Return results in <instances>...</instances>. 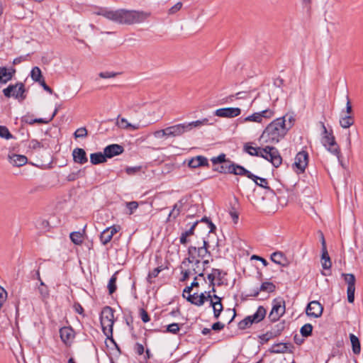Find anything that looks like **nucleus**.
<instances>
[{
	"mask_svg": "<svg viewBox=\"0 0 363 363\" xmlns=\"http://www.w3.org/2000/svg\"><path fill=\"white\" fill-rule=\"evenodd\" d=\"M208 247V242L203 240V246L189 248V256L181 266L183 280L192 276L203 277L205 267L209 263L208 259H206L210 256Z\"/></svg>",
	"mask_w": 363,
	"mask_h": 363,
	"instance_id": "f257e3e1",
	"label": "nucleus"
},
{
	"mask_svg": "<svg viewBox=\"0 0 363 363\" xmlns=\"http://www.w3.org/2000/svg\"><path fill=\"white\" fill-rule=\"evenodd\" d=\"M95 13L121 24L139 23L145 21L150 16V13L143 11L125 9L113 11L108 9H100Z\"/></svg>",
	"mask_w": 363,
	"mask_h": 363,
	"instance_id": "f03ea898",
	"label": "nucleus"
},
{
	"mask_svg": "<svg viewBox=\"0 0 363 363\" xmlns=\"http://www.w3.org/2000/svg\"><path fill=\"white\" fill-rule=\"evenodd\" d=\"M286 133V128L284 126V120L277 118L265 128L260 136L259 140L262 143H277L284 138Z\"/></svg>",
	"mask_w": 363,
	"mask_h": 363,
	"instance_id": "7ed1b4c3",
	"label": "nucleus"
},
{
	"mask_svg": "<svg viewBox=\"0 0 363 363\" xmlns=\"http://www.w3.org/2000/svg\"><path fill=\"white\" fill-rule=\"evenodd\" d=\"M208 119L199 120L190 123H179L167 128L169 138L182 135L184 133L191 130L194 128L208 124Z\"/></svg>",
	"mask_w": 363,
	"mask_h": 363,
	"instance_id": "20e7f679",
	"label": "nucleus"
},
{
	"mask_svg": "<svg viewBox=\"0 0 363 363\" xmlns=\"http://www.w3.org/2000/svg\"><path fill=\"white\" fill-rule=\"evenodd\" d=\"M101 325L104 335L108 339L113 341V325L114 323L113 311L111 308L106 306L104 308L101 313Z\"/></svg>",
	"mask_w": 363,
	"mask_h": 363,
	"instance_id": "39448f33",
	"label": "nucleus"
},
{
	"mask_svg": "<svg viewBox=\"0 0 363 363\" xmlns=\"http://www.w3.org/2000/svg\"><path fill=\"white\" fill-rule=\"evenodd\" d=\"M260 157L269 161L275 167H279L282 163V157L279 150L272 146H266L259 150Z\"/></svg>",
	"mask_w": 363,
	"mask_h": 363,
	"instance_id": "423d86ee",
	"label": "nucleus"
},
{
	"mask_svg": "<svg viewBox=\"0 0 363 363\" xmlns=\"http://www.w3.org/2000/svg\"><path fill=\"white\" fill-rule=\"evenodd\" d=\"M323 130V137L322 138L323 145L333 154L335 155L340 160V148L335 140V138L331 133H328L326 127L322 123Z\"/></svg>",
	"mask_w": 363,
	"mask_h": 363,
	"instance_id": "0eeeda50",
	"label": "nucleus"
},
{
	"mask_svg": "<svg viewBox=\"0 0 363 363\" xmlns=\"http://www.w3.org/2000/svg\"><path fill=\"white\" fill-rule=\"evenodd\" d=\"M3 93L6 97L13 96L20 101H22L26 99V95L24 94L25 88L22 83H18L15 85H9L7 88L3 90Z\"/></svg>",
	"mask_w": 363,
	"mask_h": 363,
	"instance_id": "6e6552de",
	"label": "nucleus"
},
{
	"mask_svg": "<svg viewBox=\"0 0 363 363\" xmlns=\"http://www.w3.org/2000/svg\"><path fill=\"white\" fill-rule=\"evenodd\" d=\"M205 293H201L200 294H198L197 293H194L191 294H185V296H183L189 302H190L191 304H194L197 306H201L203 305L205 301H208V298H211V291H208L207 294Z\"/></svg>",
	"mask_w": 363,
	"mask_h": 363,
	"instance_id": "1a4fd4ad",
	"label": "nucleus"
},
{
	"mask_svg": "<svg viewBox=\"0 0 363 363\" xmlns=\"http://www.w3.org/2000/svg\"><path fill=\"white\" fill-rule=\"evenodd\" d=\"M274 114L273 110L267 108L260 112H256L253 114L245 118L244 122H255L261 123L264 118H270Z\"/></svg>",
	"mask_w": 363,
	"mask_h": 363,
	"instance_id": "9d476101",
	"label": "nucleus"
},
{
	"mask_svg": "<svg viewBox=\"0 0 363 363\" xmlns=\"http://www.w3.org/2000/svg\"><path fill=\"white\" fill-rule=\"evenodd\" d=\"M345 281L347 284V296L349 303H352L354 301L355 281L356 279L353 274H343Z\"/></svg>",
	"mask_w": 363,
	"mask_h": 363,
	"instance_id": "9b49d317",
	"label": "nucleus"
},
{
	"mask_svg": "<svg viewBox=\"0 0 363 363\" xmlns=\"http://www.w3.org/2000/svg\"><path fill=\"white\" fill-rule=\"evenodd\" d=\"M323 307L317 301H311L306 309V315L309 317L318 318L323 314Z\"/></svg>",
	"mask_w": 363,
	"mask_h": 363,
	"instance_id": "f8f14e48",
	"label": "nucleus"
},
{
	"mask_svg": "<svg viewBox=\"0 0 363 363\" xmlns=\"http://www.w3.org/2000/svg\"><path fill=\"white\" fill-rule=\"evenodd\" d=\"M285 313L284 301H274L269 318L272 321H277Z\"/></svg>",
	"mask_w": 363,
	"mask_h": 363,
	"instance_id": "ddd939ff",
	"label": "nucleus"
},
{
	"mask_svg": "<svg viewBox=\"0 0 363 363\" xmlns=\"http://www.w3.org/2000/svg\"><path fill=\"white\" fill-rule=\"evenodd\" d=\"M121 230V227L119 225H112L106 228L100 235V240L103 245H106L108 243L113 236L118 233Z\"/></svg>",
	"mask_w": 363,
	"mask_h": 363,
	"instance_id": "4468645a",
	"label": "nucleus"
},
{
	"mask_svg": "<svg viewBox=\"0 0 363 363\" xmlns=\"http://www.w3.org/2000/svg\"><path fill=\"white\" fill-rule=\"evenodd\" d=\"M308 155L305 151L299 152L295 157L294 166L301 172H303L308 165Z\"/></svg>",
	"mask_w": 363,
	"mask_h": 363,
	"instance_id": "2eb2a0df",
	"label": "nucleus"
},
{
	"mask_svg": "<svg viewBox=\"0 0 363 363\" xmlns=\"http://www.w3.org/2000/svg\"><path fill=\"white\" fill-rule=\"evenodd\" d=\"M241 113V110L239 108H222L217 109L215 115L221 118H233L239 116Z\"/></svg>",
	"mask_w": 363,
	"mask_h": 363,
	"instance_id": "dca6fc26",
	"label": "nucleus"
},
{
	"mask_svg": "<svg viewBox=\"0 0 363 363\" xmlns=\"http://www.w3.org/2000/svg\"><path fill=\"white\" fill-rule=\"evenodd\" d=\"M210 305L213 309V315L216 318H218L223 309V304L221 303V298L216 296V294H211V298H208Z\"/></svg>",
	"mask_w": 363,
	"mask_h": 363,
	"instance_id": "f3484780",
	"label": "nucleus"
},
{
	"mask_svg": "<svg viewBox=\"0 0 363 363\" xmlns=\"http://www.w3.org/2000/svg\"><path fill=\"white\" fill-rule=\"evenodd\" d=\"M62 341L67 345H70L74 338V331L70 327H63L60 330Z\"/></svg>",
	"mask_w": 363,
	"mask_h": 363,
	"instance_id": "a211bd4d",
	"label": "nucleus"
},
{
	"mask_svg": "<svg viewBox=\"0 0 363 363\" xmlns=\"http://www.w3.org/2000/svg\"><path fill=\"white\" fill-rule=\"evenodd\" d=\"M123 147L118 144L108 145L104 150V152L106 158H111L118 155L123 152Z\"/></svg>",
	"mask_w": 363,
	"mask_h": 363,
	"instance_id": "6ab92c4d",
	"label": "nucleus"
},
{
	"mask_svg": "<svg viewBox=\"0 0 363 363\" xmlns=\"http://www.w3.org/2000/svg\"><path fill=\"white\" fill-rule=\"evenodd\" d=\"M116 125L121 129L127 130H136L140 128L138 124H132L128 121L125 118H121L118 116L116 119Z\"/></svg>",
	"mask_w": 363,
	"mask_h": 363,
	"instance_id": "aec40b11",
	"label": "nucleus"
},
{
	"mask_svg": "<svg viewBox=\"0 0 363 363\" xmlns=\"http://www.w3.org/2000/svg\"><path fill=\"white\" fill-rule=\"evenodd\" d=\"M72 156L74 162L80 164H84L88 161L86 152L82 148H75L72 152Z\"/></svg>",
	"mask_w": 363,
	"mask_h": 363,
	"instance_id": "412c9836",
	"label": "nucleus"
},
{
	"mask_svg": "<svg viewBox=\"0 0 363 363\" xmlns=\"http://www.w3.org/2000/svg\"><path fill=\"white\" fill-rule=\"evenodd\" d=\"M271 259L274 263L281 265L282 267H288L290 264V262L281 252H275L272 254Z\"/></svg>",
	"mask_w": 363,
	"mask_h": 363,
	"instance_id": "4be33fe9",
	"label": "nucleus"
},
{
	"mask_svg": "<svg viewBox=\"0 0 363 363\" xmlns=\"http://www.w3.org/2000/svg\"><path fill=\"white\" fill-rule=\"evenodd\" d=\"M235 175H244L251 179H256L257 177L245 169L243 167L233 164L231 167V173Z\"/></svg>",
	"mask_w": 363,
	"mask_h": 363,
	"instance_id": "5701e85b",
	"label": "nucleus"
},
{
	"mask_svg": "<svg viewBox=\"0 0 363 363\" xmlns=\"http://www.w3.org/2000/svg\"><path fill=\"white\" fill-rule=\"evenodd\" d=\"M9 160L12 165L16 167H21L28 162V159L26 156L16 154L9 155Z\"/></svg>",
	"mask_w": 363,
	"mask_h": 363,
	"instance_id": "b1692460",
	"label": "nucleus"
},
{
	"mask_svg": "<svg viewBox=\"0 0 363 363\" xmlns=\"http://www.w3.org/2000/svg\"><path fill=\"white\" fill-rule=\"evenodd\" d=\"M322 245H323V251L322 258H321V264H322V267L323 269H330L331 267L332 263H331L330 257L328 254V252L326 250L325 241L323 236H322Z\"/></svg>",
	"mask_w": 363,
	"mask_h": 363,
	"instance_id": "393cba45",
	"label": "nucleus"
},
{
	"mask_svg": "<svg viewBox=\"0 0 363 363\" xmlns=\"http://www.w3.org/2000/svg\"><path fill=\"white\" fill-rule=\"evenodd\" d=\"M290 349V345L287 343H277L270 348L269 351L272 353H286Z\"/></svg>",
	"mask_w": 363,
	"mask_h": 363,
	"instance_id": "a878e982",
	"label": "nucleus"
},
{
	"mask_svg": "<svg viewBox=\"0 0 363 363\" xmlns=\"http://www.w3.org/2000/svg\"><path fill=\"white\" fill-rule=\"evenodd\" d=\"M208 164V162L206 157L203 156H197L192 158L189 162V166L191 168H196L201 166H205Z\"/></svg>",
	"mask_w": 363,
	"mask_h": 363,
	"instance_id": "bb28decb",
	"label": "nucleus"
},
{
	"mask_svg": "<svg viewBox=\"0 0 363 363\" xmlns=\"http://www.w3.org/2000/svg\"><path fill=\"white\" fill-rule=\"evenodd\" d=\"M266 315V310L264 307L259 306L257 311L252 315H248V317H250L251 321H252V323H259Z\"/></svg>",
	"mask_w": 363,
	"mask_h": 363,
	"instance_id": "cd10ccee",
	"label": "nucleus"
},
{
	"mask_svg": "<svg viewBox=\"0 0 363 363\" xmlns=\"http://www.w3.org/2000/svg\"><path fill=\"white\" fill-rule=\"evenodd\" d=\"M350 339L352 344L353 353L355 354H359L361 351V345L359 338L354 334H350Z\"/></svg>",
	"mask_w": 363,
	"mask_h": 363,
	"instance_id": "c85d7f7f",
	"label": "nucleus"
},
{
	"mask_svg": "<svg viewBox=\"0 0 363 363\" xmlns=\"http://www.w3.org/2000/svg\"><path fill=\"white\" fill-rule=\"evenodd\" d=\"M11 79V72L5 67H0V83L6 84Z\"/></svg>",
	"mask_w": 363,
	"mask_h": 363,
	"instance_id": "c756f323",
	"label": "nucleus"
},
{
	"mask_svg": "<svg viewBox=\"0 0 363 363\" xmlns=\"http://www.w3.org/2000/svg\"><path fill=\"white\" fill-rule=\"evenodd\" d=\"M90 161L93 164H98L105 162L106 161V157L104 153H92L90 155Z\"/></svg>",
	"mask_w": 363,
	"mask_h": 363,
	"instance_id": "7c9ffc66",
	"label": "nucleus"
},
{
	"mask_svg": "<svg viewBox=\"0 0 363 363\" xmlns=\"http://www.w3.org/2000/svg\"><path fill=\"white\" fill-rule=\"evenodd\" d=\"M197 224V222H195L191 228L186 230L185 232H183L180 237V242L183 245H185L188 242V238L194 234V228Z\"/></svg>",
	"mask_w": 363,
	"mask_h": 363,
	"instance_id": "2f4dec72",
	"label": "nucleus"
},
{
	"mask_svg": "<svg viewBox=\"0 0 363 363\" xmlns=\"http://www.w3.org/2000/svg\"><path fill=\"white\" fill-rule=\"evenodd\" d=\"M220 272L218 269H213L211 274L208 275V279L210 282V285L212 286V291L215 292V282L214 281L218 279L219 281L221 280L220 279Z\"/></svg>",
	"mask_w": 363,
	"mask_h": 363,
	"instance_id": "473e14b6",
	"label": "nucleus"
},
{
	"mask_svg": "<svg viewBox=\"0 0 363 363\" xmlns=\"http://www.w3.org/2000/svg\"><path fill=\"white\" fill-rule=\"evenodd\" d=\"M30 77L32 79L37 82H40L43 80L42 72L38 67H34L30 72Z\"/></svg>",
	"mask_w": 363,
	"mask_h": 363,
	"instance_id": "72a5a7b5",
	"label": "nucleus"
},
{
	"mask_svg": "<svg viewBox=\"0 0 363 363\" xmlns=\"http://www.w3.org/2000/svg\"><path fill=\"white\" fill-rule=\"evenodd\" d=\"M354 123V119L352 116L350 115H346L345 116H342L340 119V125L343 128H347L352 125Z\"/></svg>",
	"mask_w": 363,
	"mask_h": 363,
	"instance_id": "f704fd0d",
	"label": "nucleus"
},
{
	"mask_svg": "<svg viewBox=\"0 0 363 363\" xmlns=\"http://www.w3.org/2000/svg\"><path fill=\"white\" fill-rule=\"evenodd\" d=\"M262 149V147H252L250 143H246L244 145L245 151L252 156L260 157L259 150Z\"/></svg>",
	"mask_w": 363,
	"mask_h": 363,
	"instance_id": "c9c22d12",
	"label": "nucleus"
},
{
	"mask_svg": "<svg viewBox=\"0 0 363 363\" xmlns=\"http://www.w3.org/2000/svg\"><path fill=\"white\" fill-rule=\"evenodd\" d=\"M69 237L75 245H81L83 242L84 236L81 232H73L70 234Z\"/></svg>",
	"mask_w": 363,
	"mask_h": 363,
	"instance_id": "e433bc0d",
	"label": "nucleus"
},
{
	"mask_svg": "<svg viewBox=\"0 0 363 363\" xmlns=\"http://www.w3.org/2000/svg\"><path fill=\"white\" fill-rule=\"evenodd\" d=\"M117 274L118 272H116L110 279L108 284V289L110 294H113L116 290V280H117Z\"/></svg>",
	"mask_w": 363,
	"mask_h": 363,
	"instance_id": "4c0bfd02",
	"label": "nucleus"
},
{
	"mask_svg": "<svg viewBox=\"0 0 363 363\" xmlns=\"http://www.w3.org/2000/svg\"><path fill=\"white\" fill-rule=\"evenodd\" d=\"M276 289L275 285L272 282L266 281L263 282L260 286L261 291H265L267 293L273 292Z\"/></svg>",
	"mask_w": 363,
	"mask_h": 363,
	"instance_id": "58836bf2",
	"label": "nucleus"
},
{
	"mask_svg": "<svg viewBox=\"0 0 363 363\" xmlns=\"http://www.w3.org/2000/svg\"><path fill=\"white\" fill-rule=\"evenodd\" d=\"M313 330V326L310 323H306L303 325L300 330L301 334L303 337H308L311 335Z\"/></svg>",
	"mask_w": 363,
	"mask_h": 363,
	"instance_id": "ea45409f",
	"label": "nucleus"
},
{
	"mask_svg": "<svg viewBox=\"0 0 363 363\" xmlns=\"http://www.w3.org/2000/svg\"><path fill=\"white\" fill-rule=\"evenodd\" d=\"M200 278L199 277H194V281L191 283V286H186L184 291H183V296H185V294H189L192 291V289L193 287H196V286H199V280H200Z\"/></svg>",
	"mask_w": 363,
	"mask_h": 363,
	"instance_id": "a19ab883",
	"label": "nucleus"
},
{
	"mask_svg": "<svg viewBox=\"0 0 363 363\" xmlns=\"http://www.w3.org/2000/svg\"><path fill=\"white\" fill-rule=\"evenodd\" d=\"M280 118L284 120V126L286 128V131L288 132V130L294 125L295 121L294 118L292 116L286 115Z\"/></svg>",
	"mask_w": 363,
	"mask_h": 363,
	"instance_id": "79ce46f5",
	"label": "nucleus"
},
{
	"mask_svg": "<svg viewBox=\"0 0 363 363\" xmlns=\"http://www.w3.org/2000/svg\"><path fill=\"white\" fill-rule=\"evenodd\" d=\"M153 135L157 139L168 138V131L167 128L156 130L153 133Z\"/></svg>",
	"mask_w": 363,
	"mask_h": 363,
	"instance_id": "37998d69",
	"label": "nucleus"
},
{
	"mask_svg": "<svg viewBox=\"0 0 363 363\" xmlns=\"http://www.w3.org/2000/svg\"><path fill=\"white\" fill-rule=\"evenodd\" d=\"M252 324V321H251L250 317L247 316L245 319L239 323L238 327L240 329L244 330L250 327Z\"/></svg>",
	"mask_w": 363,
	"mask_h": 363,
	"instance_id": "c03bdc74",
	"label": "nucleus"
},
{
	"mask_svg": "<svg viewBox=\"0 0 363 363\" xmlns=\"http://www.w3.org/2000/svg\"><path fill=\"white\" fill-rule=\"evenodd\" d=\"M222 165L220 166V169L219 170L221 173H231V167L233 164L230 163V162H225L224 163H221Z\"/></svg>",
	"mask_w": 363,
	"mask_h": 363,
	"instance_id": "a18cd8bd",
	"label": "nucleus"
},
{
	"mask_svg": "<svg viewBox=\"0 0 363 363\" xmlns=\"http://www.w3.org/2000/svg\"><path fill=\"white\" fill-rule=\"evenodd\" d=\"M0 137L6 139H10L12 138V135L6 127L0 125Z\"/></svg>",
	"mask_w": 363,
	"mask_h": 363,
	"instance_id": "49530a36",
	"label": "nucleus"
},
{
	"mask_svg": "<svg viewBox=\"0 0 363 363\" xmlns=\"http://www.w3.org/2000/svg\"><path fill=\"white\" fill-rule=\"evenodd\" d=\"M182 2H177L176 4H174L173 6H172L169 11H168V14L169 15H173V14H175L176 13H177L179 11L181 10V9L182 8Z\"/></svg>",
	"mask_w": 363,
	"mask_h": 363,
	"instance_id": "de8ad7c7",
	"label": "nucleus"
},
{
	"mask_svg": "<svg viewBox=\"0 0 363 363\" xmlns=\"http://www.w3.org/2000/svg\"><path fill=\"white\" fill-rule=\"evenodd\" d=\"M87 135V130L85 128H79L74 133L76 138H85Z\"/></svg>",
	"mask_w": 363,
	"mask_h": 363,
	"instance_id": "09e8293b",
	"label": "nucleus"
},
{
	"mask_svg": "<svg viewBox=\"0 0 363 363\" xmlns=\"http://www.w3.org/2000/svg\"><path fill=\"white\" fill-rule=\"evenodd\" d=\"M162 269L160 267H157L154 269L151 272L149 273L147 277V280L149 282H152V278H155L157 277L158 274L161 272Z\"/></svg>",
	"mask_w": 363,
	"mask_h": 363,
	"instance_id": "8fccbe9b",
	"label": "nucleus"
},
{
	"mask_svg": "<svg viewBox=\"0 0 363 363\" xmlns=\"http://www.w3.org/2000/svg\"><path fill=\"white\" fill-rule=\"evenodd\" d=\"M258 186H262L263 188H265V189H269V187L267 186V181L266 179H264V178H260V177H257V179H252Z\"/></svg>",
	"mask_w": 363,
	"mask_h": 363,
	"instance_id": "3c124183",
	"label": "nucleus"
},
{
	"mask_svg": "<svg viewBox=\"0 0 363 363\" xmlns=\"http://www.w3.org/2000/svg\"><path fill=\"white\" fill-rule=\"evenodd\" d=\"M179 330V326L177 323H172L167 326V331L173 334H177Z\"/></svg>",
	"mask_w": 363,
	"mask_h": 363,
	"instance_id": "603ef678",
	"label": "nucleus"
},
{
	"mask_svg": "<svg viewBox=\"0 0 363 363\" xmlns=\"http://www.w3.org/2000/svg\"><path fill=\"white\" fill-rule=\"evenodd\" d=\"M117 74L113 72H102L99 74V77L101 79L113 78Z\"/></svg>",
	"mask_w": 363,
	"mask_h": 363,
	"instance_id": "864d4df0",
	"label": "nucleus"
},
{
	"mask_svg": "<svg viewBox=\"0 0 363 363\" xmlns=\"http://www.w3.org/2000/svg\"><path fill=\"white\" fill-rule=\"evenodd\" d=\"M38 291L43 300L49 296V290L47 286L38 287Z\"/></svg>",
	"mask_w": 363,
	"mask_h": 363,
	"instance_id": "5fc2aeb1",
	"label": "nucleus"
},
{
	"mask_svg": "<svg viewBox=\"0 0 363 363\" xmlns=\"http://www.w3.org/2000/svg\"><path fill=\"white\" fill-rule=\"evenodd\" d=\"M233 97H235L236 99H246L249 98V94L245 91L238 92L235 95L230 96V99Z\"/></svg>",
	"mask_w": 363,
	"mask_h": 363,
	"instance_id": "6e6d98bb",
	"label": "nucleus"
},
{
	"mask_svg": "<svg viewBox=\"0 0 363 363\" xmlns=\"http://www.w3.org/2000/svg\"><path fill=\"white\" fill-rule=\"evenodd\" d=\"M179 213H180V208L178 206V204H175L174 206L173 209L169 214V218H170L172 217L173 218H176L179 215Z\"/></svg>",
	"mask_w": 363,
	"mask_h": 363,
	"instance_id": "4d7b16f0",
	"label": "nucleus"
},
{
	"mask_svg": "<svg viewBox=\"0 0 363 363\" xmlns=\"http://www.w3.org/2000/svg\"><path fill=\"white\" fill-rule=\"evenodd\" d=\"M57 113V109L56 108L49 119L46 120L44 118H38V119H35L34 122L38 123H48L50 121H51L53 119V118L55 116Z\"/></svg>",
	"mask_w": 363,
	"mask_h": 363,
	"instance_id": "13d9d810",
	"label": "nucleus"
},
{
	"mask_svg": "<svg viewBox=\"0 0 363 363\" xmlns=\"http://www.w3.org/2000/svg\"><path fill=\"white\" fill-rule=\"evenodd\" d=\"M127 208L129 209V214H132L138 207V203L136 201H130L126 203Z\"/></svg>",
	"mask_w": 363,
	"mask_h": 363,
	"instance_id": "bf43d9fd",
	"label": "nucleus"
},
{
	"mask_svg": "<svg viewBox=\"0 0 363 363\" xmlns=\"http://www.w3.org/2000/svg\"><path fill=\"white\" fill-rule=\"evenodd\" d=\"M213 164H221V163H224L226 162L225 160V155L224 154H221L220 155H218V157H213L212 160H211Z\"/></svg>",
	"mask_w": 363,
	"mask_h": 363,
	"instance_id": "052dcab7",
	"label": "nucleus"
},
{
	"mask_svg": "<svg viewBox=\"0 0 363 363\" xmlns=\"http://www.w3.org/2000/svg\"><path fill=\"white\" fill-rule=\"evenodd\" d=\"M140 169V167H127L125 172L128 174H134Z\"/></svg>",
	"mask_w": 363,
	"mask_h": 363,
	"instance_id": "680f3d73",
	"label": "nucleus"
},
{
	"mask_svg": "<svg viewBox=\"0 0 363 363\" xmlns=\"http://www.w3.org/2000/svg\"><path fill=\"white\" fill-rule=\"evenodd\" d=\"M201 220L202 221H205V222H206L208 223V227H209V233L214 232V230H216V226H215V225L211 220H209L206 218H203Z\"/></svg>",
	"mask_w": 363,
	"mask_h": 363,
	"instance_id": "e2e57ef3",
	"label": "nucleus"
},
{
	"mask_svg": "<svg viewBox=\"0 0 363 363\" xmlns=\"http://www.w3.org/2000/svg\"><path fill=\"white\" fill-rule=\"evenodd\" d=\"M141 319L144 323H147L150 320L149 315L147 313L145 310H141L140 311Z\"/></svg>",
	"mask_w": 363,
	"mask_h": 363,
	"instance_id": "0e129e2a",
	"label": "nucleus"
},
{
	"mask_svg": "<svg viewBox=\"0 0 363 363\" xmlns=\"http://www.w3.org/2000/svg\"><path fill=\"white\" fill-rule=\"evenodd\" d=\"M224 328V324L217 322L213 324L212 329L214 330H220Z\"/></svg>",
	"mask_w": 363,
	"mask_h": 363,
	"instance_id": "69168bd1",
	"label": "nucleus"
},
{
	"mask_svg": "<svg viewBox=\"0 0 363 363\" xmlns=\"http://www.w3.org/2000/svg\"><path fill=\"white\" fill-rule=\"evenodd\" d=\"M30 146L34 149L40 148L41 147L40 143L36 140L30 141Z\"/></svg>",
	"mask_w": 363,
	"mask_h": 363,
	"instance_id": "338daca9",
	"label": "nucleus"
},
{
	"mask_svg": "<svg viewBox=\"0 0 363 363\" xmlns=\"http://www.w3.org/2000/svg\"><path fill=\"white\" fill-rule=\"evenodd\" d=\"M40 228L46 230L49 227V222L46 220H42L40 221Z\"/></svg>",
	"mask_w": 363,
	"mask_h": 363,
	"instance_id": "774afa93",
	"label": "nucleus"
}]
</instances>
